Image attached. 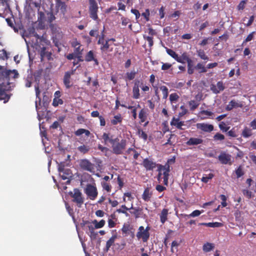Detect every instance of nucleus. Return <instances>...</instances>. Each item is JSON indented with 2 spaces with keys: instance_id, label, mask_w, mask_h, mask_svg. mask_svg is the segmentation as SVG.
Listing matches in <instances>:
<instances>
[{
  "instance_id": "obj_36",
  "label": "nucleus",
  "mask_w": 256,
  "mask_h": 256,
  "mask_svg": "<svg viewBox=\"0 0 256 256\" xmlns=\"http://www.w3.org/2000/svg\"><path fill=\"white\" fill-rule=\"evenodd\" d=\"M195 69L198 70L199 73H204L207 72L206 67H204L202 64L199 62L195 66Z\"/></svg>"
},
{
  "instance_id": "obj_45",
  "label": "nucleus",
  "mask_w": 256,
  "mask_h": 256,
  "mask_svg": "<svg viewBox=\"0 0 256 256\" xmlns=\"http://www.w3.org/2000/svg\"><path fill=\"white\" fill-rule=\"evenodd\" d=\"M219 128L222 132H226L228 130L230 127L226 126V124L224 122H222L218 124Z\"/></svg>"
},
{
  "instance_id": "obj_29",
  "label": "nucleus",
  "mask_w": 256,
  "mask_h": 256,
  "mask_svg": "<svg viewBox=\"0 0 256 256\" xmlns=\"http://www.w3.org/2000/svg\"><path fill=\"white\" fill-rule=\"evenodd\" d=\"M199 225L201 226H205L210 228H219L222 226V224L220 222H202L199 224Z\"/></svg>"
},
{
  "instance_id": "obj_59",
  "label": "nucleus",
  "mask_w": 256,
  "mask_h": 256,
  "mask_svg": "<svg viewBox=\"0 0 256 256\" xmlns=\"http://www.w3.org/2000/svg\"><path fill=\"white\" fill-rule=\"evenodd\" d=\"M243 194L248 198H252V192L248 190H242Z\"/></svg>"
},
{
  "instance_id": "obj_19",
  "label": "nucleus",
  "mask_w": 256,
  "mask_h": 256,
  "mask_svg": "<svg viewBox=\"0 0 256 256\" xmlns=\"http://www.w3.org/2000/svg\"><path fill=\"white\" fill-rule=\"evenodd\" d=\"M170 124L172 126H176L178 129L181 130H184V128H182V126H184V121H180L179 118L174 117Z\"/></svg>"
},
{
  "instance_id": "obj_15",
  "label": "nucleus",
  "mask_w": 256,
  "mask_h": 256,
  "mask_svg": "<svg viewBox=\"0 0 256 256\" xmlns=\"http://www.w3.org/2000/svg\"><path fill=\"white\" fill-rule=\"evenodd\" d=\"M225 87L222 81H219L217 82L216 84H212L210 86L211 90L216 94H218L220 91L224 90Z\"/></svg>"
},
{
  "instance_id": "obj_41",
  "label": "nucleus",
  "mask_w": 256,
  "mask_h": 256,
  "mask_svg": "<svg viewBox=\"0 0 256 256\" xmlns=\"http://www.w3.org/2000/svg\"><path fill=\"white\" fill-rule=\"evenodd\" d=\"M101 184L103 189L106 190L107 192H109L111 191L112 186L109 183L102 181Z\"/></svg>"
},
{
  "instance_id": "obj_20",
  "label": "nucleus",
  "mask_w": 256,
  "mask_h": 256,
  "mask_svg": "<svg viewBox=\"0 0 256 256\" xmlns=\"http://www.w3.org/2000/svg\"><path fill=\"white\" fill-rule=\"evenodd\" d=\"M59 174L63 180H68L66 182L67 184L70 182V178L72 177V174L70 169L66 168V170H62V172H60Z\"/></svg>"
},
{
  "instance_id": "obj_58",
  "label": "nucleus",
  "mask_w": 256,
  "mask_h": 256,
  "mask_svg": "<svg viewBox=\"0 0 256 256\" xmlns=\"http://www.w3.org/2000/svg\"><path fill=\"white\" fill-rule=\"evenodd\" d=\"M66 210L68 212L70 215L72 216L73 219H74L73 208H71L67 203H66Z\"/></svg>"
},
{
  "instance_id": "obj_7",
  "label": "nucleus",
  "mask_w": 256,
  "mask_h": 256,
  "mask_svg": "<svg viewBox=\"0 0 256 256\" xmlns=\"http://www.w3.org/2000/svg\"><path fill=\"white\" fill-rule=\"evenodd\" d=\"M122 234L124 236H130L132 238H134V229L132 226L130 225L129 223H124L121 229Z\"/></svg>"
},
{
  "instance_id": "obj_53",
  "label": "nucleus",
  "mask_w": 256,
  "mask_h": 256,
  "mask_svg": "<svg viewBox=\"0 0 256 256\" xmlns=\"http://www.w3.org/2000/svg\"><path fill=\"white\" fill-rule=\"evenodd\" d=\"M82 46H78L74 48V53L76 54L82 55L83 48H81Z\"/></svg>"
},
{
  "instance_id": "obj_16",
  "label": "nucleus",
  "mask_w": 256,
  "mask_h": 256,
  "mask_svg": "<svg viewBox=\"0 0 256 256\" xmlns=\"http://www.w3.org/2000/svg\"><path fill=\"white\" fill-rule=\"evenodd\" d=\"M85 60L87 62L94 61V65L96 66H98L99 64V62L98 59L96 58V56L95 55L93 50H90L86 54Z\"/></svg>"
},
{
  "instance_id": "obj_61",
  "label": "nucleus",
  "mask_w": 256,
  "mask_h": 256,
  "mask_svg": "<svg viewBox=\"0 0 256 256\" xmlns=\"http://www.w3.org/2000/svg\"><path fill=\"white\" fill-rule=\"evenodd\" d=\"M172 66V64L169 63H162V70H166L170 69Z\"/></svg>"
},
{
  "instance_id": "obj_42",
  "label": "nucleus",
  "mask_w": 256,
  "mask_h": 256,
  "mask_svg": "<svg viewBox=\"0 0 256 256\" xmlns=\"http://www.w3.org/2000/svg\"><path fill=\"white\" fill-rule=\"evenodd\" d=\"M200 114L201 116H206L202 118V119H205L208 118V116H212L214 114V113L208 110H202L200 112Z\"/></svg>"
},
{
  "instance_id": "obj_46",
  "label": "nucleus",
  "mask_w": 256,
  "mask_h": 256,
  "mask_svg": "<svg viewBox=\"0 0 256 256\" xmlns=\"http://www.w3.org/2000/svg\"><path fill=\"white\" fill-rule=\"evenodd\" d=\"M160 90L162 92L163 98H166L168 96V90L166 86H162L160 87Z\"/></svg>"
},
{
  "instance_id": "obj_56",
  "label": "nucleus",
  "mask_w": 256,
  "mask_h": 256,
  "mask_svg": "<svg viewBox=\"0 0 256 256\" xmlns=\"http://www.w3.org/2000/svg\"><path fill=\"white\" fill-rule=\"evenodd\" d=\"M138 133L139 134V136L140 138L144 139V140H147L148 136L147 134L144 132L142 130H138Z\"/></svg>"
},
{
  "instance_id": "obj_38",
  "label": "nucleus",
  "mask_w": 256,
  "mask_h": 256,
  "mask_svg": "<svg viewBox=\"0 0 256 256\" xmlns=\"http://www.w3.org/2000/svg\"><path fill=\"white\" fill-rule=\"evenodd\" d=\"M242 135L245 138L250 136L252 135L251 130L247 127H245L242 132Z\"/></svg>"
},
{
  "instance_id": "obj_11",
  "label": "nucleus",
  "mask_w": 256,
  "mask_h": 256,
  "mask_svg": "<svg viewBox=\"0 0 256 256\" xmlns=\"http://www.w3.org/2000/svg\"><path fill=\"white\" fill-rule=\"evenodd\" d=\"M98 5L97 3L90 4L89 6V13L90 16L92 20H98Z\"/></svg>"
},
{
  "instance_id": "obj_37",
  "label": "nucleus",
  "mask_w": 256,
  "mask_h": 256,
  "mask_svg": "<svg viewBox=\"0 0 256 256\" xmlns=\"http://www.w3.org/2000/svg\"><path fill=\"white\" fill-rule=\"evenodd\" d=\"M132 98L134 99H138L140 98V88L138 87L133 86Z\"/></svg>"
},
{
  "instance_id": "obj_12",
  "label": "nucleus",
  "mask_w": 256,
  "mask_h": 256,
  "mask_svg": "<svg viewBox=\"0 0 256 256\" xmlns=\"http://www.w3.org/2000/svg\"><path fill=\"white\" fill-rule=\"evenodd\" d=\"M156 162L148 158H145L142 162V165L146 171L152 170L156 167L158 168Z\"/></svg>"
},
{
  "instance_id": "obj_25",
  "label": "nucleus",
  "mask_w": 256,
  "mask_h": 256,
  "mask_svg": "<svg viewBox=\"0 0 256 256\" xmlns=\"http://www.w3.org/2000/svg\"><path fill=\"white\" fill-rule=\"evenodd\" d=\"M152 196V192H150L149 188H147L142 194V198L145 202H148L150 200Z\"/></svg>"
},
{
  "instance_id": "obj_22",
  "label": "nucleus",
  "mask_w": 256,
  "mask_h": 256,
  "mask_svg": "<svg viewBox=\"0 0 256 256\" xmlns=\"http://www.w3.org/2000/svg\"><path fill=\"white\" fill-rule=\"evenodd\" d=\"M203 142V140L200 138H190L186 144L188 146H196L202 144Z\"/></svg>"
},
{
  "instance_id": "obj_13",
  "label": "nucleus",
  "mask_w": 256,
  "mask_h": 256,
  "mask_svg": "<svg viewBox=\"0 0 256 256\" xmlns=\"http://www.w3.org/2000/svg\"><path fill=\"white\" fill-rule=\"evenodd\" d=\"M196 126L198 129L206 132H210L214 129L213 125L206 123H198Z\"/></svg>"
},
{
  "instance_id": "obj_57",
  "label": "nucleus",
  "mask_w": 256,
  "mask_h": 256,
  "mask_svg": "<svg viewBox=\"0 0 256 256\" xmlns=\"http://www.w3.org/2000/svg\"><path fill=\"white\" fill-rule=\"evenodd\" d=\"M63 104V100L60 98L56 99V98H54L52 102V105L54 106H57L59 104Z\"/></svg>"
},
{
  "instance_id": "obj_23",
  "label": "nucleus",
  "mask_w": 256,
  "mask_h": 256,
  "mask_svg": "<svg viewBox=\"0 0 256 256\" xmlns=\"http://www.w3.org/2000/svg\"><path fill=\"white\" fill-rule=\"evenodd\" d=\"M117 238L116 234H114L112 237L106 242L104 250L108 252L110 248L114 244L115 240Z\"/></svg>"
},
{
  "instance_id": "obj_62",
  "label": "nucleus",
  "mask_w": 256,
  "mask_h": 256,
  "mask_svg": "<svg viewBox=\"0 0 256 256\" xmlns=\"http://www.w3.org/2000/svg\"><path fill=\"white\" fill-rule=\"evenodd\" d=\"M202 213V212L199 210H195L193 211L191 214H188V216L191 217H196L199 216Z\"/></svg>"
},
{
  "instance_id": "obj_40",
  "label": "nucleus",
  "mask_w": 256,
  "mask_h": 256,
  "mask_svg": "<svg viewBox=\"0 0 256 256\" xmlns=\"http://www.w3.org/2000/svg\"><path fill=\"white\" fill-rule=\"evenodd\" d=\"M167 54L176 60L178 58V55L172 50L170 49L167 47H165Z\"/></svg>"
},
{
  "instance_id": "obj_55",
  "label": "nucleus",
  "mask_w": 256,
  "mask_h": 256,
  "mask_svg": "<svg viewBox=\"0 0 256 256\" xmlns=\"http://www.w3.org/2000/svg\"><path fill=\"white\" fill-rule=\"evenodd\" d=\"M179 96L176 93H173L170 96V100L171 102H174L178 100Z\"/></svg>"
},
{
  "instance_id": "obj_49",
  "label": "nucleus",
  "mask_w": 256,
  "mask_h": 256,
  "mask_svg": "<svg viewBox=\"0 0 256 256\" xmlns=\"http://www.w3.org/2000/svg\"><path fill=\"white\" fill-rule=\"evenodd\" d=\"M214 176V175L212 173H210L208 175H206L205 176H204L202 178V182L204 183H207L210 180L212 179Z\"/></svg>"
},
{
  "instance_id": "obj_5",
  "label": "nucleus",
  "mask_w": 256,
  "mask_h": 256,
  "mask_svg": "<svg viewBox=\"0 0 256 256\" xmlns=\"http://www.w3.org/2000/svg\"><path fill=\"white\" fill-rule=\"evenodd\" d=\"M69 194L73 198L72 202L76 203L78 207H80L84 202V198L80 190L78 188H74V192H70Z\"/></svg>"
},
{
  "instance_id": "obj_33",
  "label": "nucleus",
  "mask_w": 256,
  "mask_h": 256,
  "mask_svg": "<svg viewBox=\"0 0 256 256\" xmlns=\"http://www.w3.org/2000/svg\"><path fill=\"white\" fill-rule=\"evenodd\" d=\"M136 72L134 70L130 72H127L126 74L125 80H131L134 78Z\"/></svg>"
},
{
  "instance_id": "obj_35",
  "label": "nucleus",
  "mask_w": 256,
  "mask_h": 256,
  "mask_svg": "<svg viewBox=\"0 0 256 256\" xmlns=\"http://www.w3.org/2000/svg\"><path fill=\"white\" fill-rule=\"evenodd\" d=\"M92 222L94 224V228L96 229L102 228L106 224V222L104 220H102L99 222H98L96 220H94Z\"/></svg>"
},
{
  "instance_id": "obj_24",
  "label": "nucleus",
  "mask_w": 256,
  "mask_h": 256,
  "mask_svg": "<svg viewBox=\"0 0 256 256\" xmlns=\"http://www.w3.org/2000/svg\"><path fill=\"white\" fill-rule=\"evenodd\" d=\"M168 210L167 208H164L160 214V221L162 224H164L168 220Z\"/></svg>"
},
{
  "instance_id": "obj_44",
  "label": "nucleus",
  "mask_w": 256,
  "mask_h": 256,
  "mask_svg": "<svg viewBox=\"0 0 256 256\" xmlns=\"http://www.w3.org/2000/svg\"><path fill=\"white\" fill-rule=\"evenodd\" d=\"M188 104L190 106V110H194L199 106V103H198V102H196L194 100H192L190 101Z\"/></svg>"
},
{
  "instance_id": "obj_6",
  "label": "nucleus",
  "mask_w": 256,
  "mask_h": 256,
  "mask_svg": "<svg viewBox=\"0 0 256 256\" xmlns=\"http://www.w3.org/2000/svg\"><path fill=\"white\" fill-rule=\"evenodd\" d=\"M84 192L91 200H94L98 196V192L96 186L88 184L84 190Z\"/></svg>"
},
{
  "instance_id": "obj_63",
  "label": "nucleus",
  "mask_w": 256,
  "mask_h": 256,
  "mask_svg": "<svg viewBox=\"0 0 256 256\" xmlns=\"http://www.w3.org/2000/svg\"><path fill=\"white\" fill-rule=\"evenodd\" d=\"M246 4V0L241 1L238 5V10H243L245 8V5Z\"/></svg>"
},
{
  "instance_id": "obj_21",
  "label": "nucleus",
  "mask_w": 256,
  "mask_h": 256,
  "mask_svg": "<svg viewBox=\"0 0 256 256\" xmlns=\"http://www.w3.org/2000/svg\"><path fill=\"white\" fill-rule=\"evenodd\" d=\"M112 138V136H110V134L106 132H104L102 136V138L103 139L105 144H107L108 142H110L111 144H112V143L119 140V139L118 138Z\"/></svg>"
},
{
  "instance_id": "obj_47",
  "label": "nucleus",
  "mask_w": 256,
  "mask_h": 256,
  "mask_svg": "<svg viewBox=\"0 0 256 256\" xmlns=\"http://www.w3.org/2000/svg\"><path fill=\"white\" fill-rule=\"evenodd\" d=\"M120 106L123 108H125L128 109H132L134 108V106H126V105L124 104H120L119 100H118V98H117L116 100L115 109H116V110L118 109Z\"/></svg>"
},
{
  "instance_id": "obj_48",
  "label": "nucleus",
  "mask_w": 256,
  "mask_h": 256,
  "mask_svg": "<svg viewBox=\"0 0 256 256\" xmlns=\"http://www.w3.org/2000/svg\"><path fill=\"white\" fill-rule=\"evenodd\" d=\"M236 178H240L244 174V172L242 170V166H240L238 168L235 170Z\"/></svg>"
},
{
  "instance_id": "obj_43",
  "label": "nucleus",
  "mask_w": 256,
  "mask_h": 256,
  "mask_svg": "<svg viewBox=\"0 0 256 256\" xmlns=\"http://www.w3.org/2000/svg\"><path fill=\"white\" fill-rule=\"evenodd\" d=\"M78 149L80 152L85 154L90 150V148L88 146H86L84 144L78 146Z\"/></svg>"
},
{
  "instance_id": "obj_52",
  "label": "nucleus",
  "mask_w": 256,
  "mask_h": 256,
  "mask_svg": "<svg viewBox=\"0 0 256 256\" xmlns=\"http://www.w3.org/2000/svg\"><path fill=\"white\" fill-rule=\"evenodd\" d=\"M220 198L222 200L221 204L223 207L227 206L228 204L226 202L227 198L224 194H221L220 196Z\"/></svg>"
},
{
  "instance_id": "obj_39",
  "label": "nucleus",
  "mask_w": 256,
  "mask_h": 256,
  "mask_svg": "<svg viewBox=\"0 0 256 256\" xmlns=\"http://www.w3.org/2000/svg\"><path fill=\"white\" fill-rule=\"evenodd\" d=\"M198 56L202 60H208V57L206 54L203 50L200 49L196 51Z\"/></svg>"
},
{
  "instance_id": "obj_4",
  "label": "nucleus",
  "mask_w": 256,
  "mask_h": 256,
  "mask_svg": "<svg viewBox=\"0 0 256 256\" xmlns=\"http://www.w3.org/2000/svg\"><path fill=\"white\" fill-rule=\"evenodd\" d=\"M80 168L85 171L94 173L96 170V166L86 158L81 159L79 161Z\"/></svg>"
},
{
  "instance_id": "obj_54",
  "label": "nucleus",
  "mask_w": 256,
  "mask_h": 256,
  "mask_svg": "<svg viewBox=\"0 0 256 256\" xmlns=\"http://www.w3.org/2000/svg\"><path fill=\"white\" fill-rule=\"evenodd\" d=\"M144 38L145 40L148 41L150 47H151L154 44L153 38L152 36H144Z\"/></svg>"
},
{
  "instance_id": "obj_1",
  "label": "nucleus",
  "mask_w": 256,
  "mask_h": 256,
  "mask_svg": "<svg viewBox=\"0 0 256 256\" xmlns=\"http://www.w3.org/2000/svg\"><path fill=\"white\" fill-rule=\"evenodd\" d=\"M19 74L16 70H7L4 67L0 66V100H4V102H7L10 96L6 92L10 90V82L11 79L18 78Z\"/></svg>"
},
{
  "instance_id": "obj_64",
  "label": "nucleus",
  "mask_w": 256,
  "mask_h": 256,
  "mask_svg": "<svg viewBox=\"0 0 256 256\" xmlns=\"http://www.w3.org/2000/svg\"><path fill=\"white\" fill-rule=\"evenodd\" d=\"M48 22L51 23L56 19L55 16L52 12L48 13Z\"/></svg>"
},
{
  "instance_id": "obj_10",
  "label": "nucleus",
  "mask_w": 256,
  "mask_h": 256,
  "mask_svg": "<svg viewBox=\"0 0 256 256\" xmlns=\"http://www.w3.org/2000/svg\"><path fill=\"white\" fill-rule=\"evenodd\" d=\"M136 237L140 240L142 239L144 242H147L150 238V233H147L144 230V227L143 226H140L138 228V232L136 233Z\"/></svg>"
},
{
  "instance_id": "obj_30",
  "label": "nucleus",
  "mask_w": 256,
  "mask_h": 256,
  "mask_svg": "<svg viewBox=\"0 0 256 256\" xmlns=\"http://www.w3.org/2000/svg\"><path fill=\"white\" fill-rule=\"evenodd\" d=\"M40 54L42 58L46 57L48 60H50L51 58L52 54L51 52L46 51V47H42L41 48Z\"/></svg>"
},
{
  "instance_id": "obj_28",
  "label": "nucleus",
  "mask_w": 256,
  "mask_h": 256,
  "mask_svg": "<svg viewBox=\"0 0 256 256\" xmlns=\"http://www.w3.org/2000/svg\"><path fill=\"white\" fill-rule=\"evenodd\" d=\"M122 118L120 114H118L116 116H114L113 119L111 120L110 122L112 125H116L118 124H120L122 122Z\"/></svg>"
},
{
  "instance_id": "obj_17",
  "label": "nucleus",
  "mask_w": 256,
  "mask_h": 256,
  "mask_svg": "<svg viewBox=\"0 0 256 256\" xmlns=\"http://www.w3.org/2000/svg\"><path fill=\"white\" fill-rule=\"evenodd\" d=\"M115 46L116 44L110 42L108 40H106V42L104 43V44L102 46H100V50L102 52H112L113 50V47L112 46Z\"/></svg>"
},
{
  "instance_id": "obj_51",
  "label": "nucleus",
  "mask_w": 256,
  "mask_h": 256,
  "mask_svg": "<svg viewBox=\"0 0 256 256\" xmlns=\"http://www.w3.org/2000/svg\"><path fill=\"white\" fill-rule=\"evenodd\" d=\"M255 33H256L255 32H252L251 33H250L247 36V37L246 38V39L244 40V42H242V45L252 40H253L254 37V34H255Z\"/></svg>"
},
{
  "instance_id": "obj_27",
  "label": "nucleus",
  "mask_w": 256,
  "mask_h": 256,
  "mask_svg": "<svg viewBox=\"0 0 256 256\" xmlns=\"http://www.w3.org/2000/svg\"><path fill=\"white\" fill-rule=\"evenodd\" d=\"M56 4L58 7L62 12H65L66 10V5L64 2L62 0H56Z\"/></svg>"
},
{
  "instance_id": "obj_9",
  "label": "nucleus",
  "mask_w": 256,
  "mask_h": 256,
  "mask_svg": "<svg viewBox=\"0 0 256 256\" xmlns=\"http://www.w3.org/2000/svg\"><path fill=\"white\" fill-rule=\"evenodd\" d=\"M10 0H0V16L7 14L10 10Z\"/></svg>"
},
{
  "instance_id": "obj_34",
  "label": "nucleus",
  "mask_w": 256,
  "mask_h": 256,
  "mask_svg": "<svg viewBox=\"0 0 256 256\" xmlns=\"http://www.w3.org/2000/svg\"><path fill=\"white\" fill-rule=\"evenodd\" d=\"M138 118L140 120V122H144L147 118L146 110L144 109H142L139 112Z\"/></svg>"
},
{
  "instance_id": "obj_18",
  "label": "nucleus",
  "mask_w": 256,
  "mask_h": 256,
  "mask_svg": "<svg viewBox=\"0 0 256 256\" xmlns=\"http://www.w3.org/2000/svg\"><path fill=\"white\" fill-rule=\"evenodd\" d=\"M130 210H132L130 211L131 214H134L136 218H142L143 215V210L142 208L140 207H135L134 208L132 206Z\"/></svg>"
},
{
  "instance_id": "obj_26",
  "label": "nucleus",
  "mask_w": 256,
  "mask_h": 256,
  "mask_svg": "<svg viewBox=\"0 0 256 256\" xmlns=\"http://www.w3.org/2000/svg\"><path fill=\"white\" fill-rule=\"evenodd\" d=\"M242 106V104L238 103L235 100H232L229 102L228 104L226 107V110H230L234 108H241Z\"/></svg>"
},
{
  "instance_id": "obj_31",
  "label": "nucleus",
  "mask_w": 256,
  "mask_h": 256,
  "mask_svg": "<svg viewBox=\"0 0 256 256\" xmlns=\"http://www.w3.org/2000/svg\"><path fill=\"white\" fill-rule=\"evenodd\" d=\"M190 58L188 57L186 52H184L181 56H178L176 60L182 64H184L185 61H188Z\"/></svg>"
},
{
  "instance_id": "obj_14",
  "label": "nucleus",
  "mask_w": 256,
  "mask_h": 256,
  "mask_svg": "<svg viewBox=\"0 0 256 256\" xmlns=\"http://www.w3.org/2000/svg\"><path fill=\"white\" fill-rule=\"evenodd\" d=\"M218 159L222 164H229L230 165L232 164L230 162L231 156L224 152L221 153L218 156Z\"/></svg>"
},
{
  "instance_id": "obj_60",
  "label": "nucleus",
  "mask_w": 256,
  "mask_h": 256,
  "mask_svg": "<svg viewBox=\"0 0 256 256\" xmlns=\"http://www.w3.org/2000/svg\"><path fill=\"white\" fill-rule=\"evenodd\" d=\"M227 134L229 136L232 138H236L237 136V134H236V131L234 128H232L231 130L228 131L227 132Z\"/></svg>"
},
{
  "instance_id": "obj_2",
  "label": "nucleus",
  "mask_w": 256,
  "mask_h": 256,
  "mask_svg": "<svg viewBox=\"0 0 256 256\" xmlns=\"http://www.w3.org/2000/svg\"><path fill=\"white\" fill-rule=\"evenodd\" d=\"M175 162L176 157L174 156L171 158L168 159L164 166L160 164L158 165L157 170L158 172V180H160L162 179V176L163 175L164 183L166 185H167L168 184L169 172H170V164H174Z\"/></svg>"
},
{
  "instance_id": "obj_32",
  "label": "nucleus",
  "mask_w": 256,
  "mask_h": 256,
  "mask_svg": "<svg viewBox=\"0 0 256 256\" xmlns=\"http://www.w3.org/2000/svg\"><path fill=\"white\" fill-rule=\"evenodd\" d=\"M214 248V244L210 242H206L203 245L202 250L204 252H207L212 250Z\"/></svg>"
},
{
  "instance_id": "obj_8",
  "label": "nucleus",
  "mask_w": 256,
  "mask_h": 256,
  "mask_svg": "<svg viewBox=\"0 0 256 256\" xmlns=\"http://www.w3.org/2000/svg\"><path fill=\"white\" fill-rule=\"evenodd\" d=\"M76 70V68L66 72L64 73L63 78V82L66 88H70L72 86V84L70 82L71 76L74 74Z\"/></svg>"
},
{
  "instance_id": "obj_3",
  "label": "nucleus",
  "mask_w": 256,
  "mask_h": 256,
  "mask_svg": "<svg viewBox=\"0 0 256 256\" xmlns=\"http://www.w3.org/2000/svg\"><path fill=\"white\" fill-rule=\"evenodd\" d=\"M126 141L124 139L121 140L120 142L119 140L116 142L112 143V152L116 154H122L126 147Z\"/></svg>"
},
{
  "instance_id": "obj_50",
  "label": "nucleus",
  "mask_w": 256,
  "mask_h": 256,
  "mask_svg": "<svg viewBox=\"0 0 256 256\" xmlns=\"http://www.w3.org/2000/svg\"><path fill=\"white\" fill-rule=\"evenodd\" d=\"M213 138H214V140L215 141H218V140L222 141V140H223L225 138L224 135H223L222 134H221L220 133H218V132L216 134L214 135Z\"/></svg>"
}]
</instances>
